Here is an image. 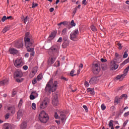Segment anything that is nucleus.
<instances>
[{"label":"nucleus","instance_id":"38","mask_svg":"<svg viewBox=\"0 0 129 129\" xmlns=\"http://www.w3.org/2000/svg\"><path fill=\"white\" fill-rule=\"evenodd\" d=\"M84 85L85 87H89V83L87 81H85L84 83Z\"/></svg>","mask_w":129,"mask_h":129},{"label":"nucleus","instance_id":"48","mask_svg":"<svg viewBox=\"0 0 129 129\" xmlns=\"http://www.w3.org/2000/svg\"><path fill=\"white\" fill-rule=\"evenodd\" d=\"M37 79H34L32 81V84H36L37 83Z\"/></svg>","mask_w":129,"mask_h":129},{"label":"nucleus","instance_id":"47","mask_svg":"<svg viewBox=\"0 0 129 129\" xmlns=\"http://www.w3.org/2000/svg\"><path fill=\"white\" fill-rule=\"evenodd\" d=\"M22 104H23V100L21 99L18 104V106H22Z\"/></svg>","mask_w":129,"mask_h":129},{"label":"nucleus","instance_id":"3","mask_svg":"<svg viewBox=\"0 0 129 129\" xmlns=\"http://www.w3.org/2000/svg\"><path fill=\"white\" fill-rule=\"evenodd\" d=\"M57 85L58 82L57 81H55L53 83V79H50L49 81L46 84L45 91L46 92H49V93H51V91L54 92V91H56Z\"/></svg>","mask_w":129,"mask_h":129},{"label":"nucleus","instance_id":"63","mask_svg":"<svg viewBox=\"0 0 129 129\" xmlns=\"http://www.w3.org/2000/svg\"><path fill=\"white\" fill-rule=\"evenodd\" d=\"M115 109V107H114V106H112L111 107V109H112L113 110V109Z\"/></svg>","mask_w":129,"mask_h":129},{"label":"nucleus","instance_id":"14","mask_svg":"<svg viewBox=\"0 0 129 129\" xmlns=\"http://www.w3.org/2000/svg\"><path fill=\"white\" fill-rule=\"evenodd\" d=\"M58 103L59 102L58 101V96L55 95L52 99V104L54 105V106H56V105H58Z\"/></svg>","mask_w":129,"mask_h":129},{"label":"nucleus","instance_id":"22","mask_svg":"<svg viewBox=\"0 0 129 129\" xmlns=\"http://www.w3.org/2000/svg\"><path fill=\"white\" fill-rule=\"evenodd\" d=\"M27 122L24 121L22 123L20 127L21 129H25L26 128V127H27Z\"/></svg>","mask_w":129,"mask_h":129},{"label":"nucleus","instance_id":"12","mask_svg":"<svg viewBox=\"0 0 129 129\" xmlns=\"http://www.w3.org/2000/svg\"><path fill=\"white\" fill-rule=\"evenodd\" d=\"M23 114H24V110L19 109L17 112V119H21L23 117Z\"/></svg>","mask_w":129,"mask_h":129},{"label":"nucleus","instance_id":"43","mask_svg":"<svg viewBox=\"0 0 129 129\" xmlns=\"http://www.w3.org/2000/svg\"><path fill=\"white\" fill-rule=\"evenodd\" d=\"M100 61H101V62H102L103 63H105V62H106L107 61V60L106 59H104V58H101Z\"/></svg>","mask_w":129,"mask_h":129},{"label":"nucleus","instance_id":"24","mask_svg":"<svg viewBox=\"0 0 129 129\" xmlns=\"http://www.w3.org/2000/svg\"><path fill=\"white\" fill-rule=\"evenodd\" d=\"M66 34H67V29L64 28L61 31V36H62V37H64V36L66 35Z\"/></svg>","mask_w":129,"mask_h":129},{"label":"nucleus","instance_id":"50","mask_svg":"<svg viewBox=\"0 0 129 129\" xmlns=\"http://www.w3.org/2000/svg\"><path fill=\"white\" fill-rule=\"evenodd\" d=\"M62 80H64V81H67V80H68L66 78L62 76L61 77V78H60Z\"/></svg>","mask_w":129,"mask_h":129},{"label":"nucleus","instance_id":"33","mask_svg":"<svg viewBox=\"0 0 129 129\" xmlns=\"http://www.w3.org/2000/svg\"><path fill=\"white\" fill-rule=\"evenodd\" d=\"M38 7V4L35 3V2H33L32 4V9H35V8H37Z\"/></svg>","mask_w":129,"mask_h":129},{"label":"nucleus","instance_id":"23","mask_svg":"<svg viewBox=\"0 0 129 129\" xmlns=\"http://www.w3.org/2000/svg\"><path fill=\"white\" fill-rule=\"evenodd\" d=\"M127 52H128V50L126 49L125 50L124 54L122 56V57L123 59H125V58H127V56H128V54L127 53Z\"/></svg>","mask_w":129,"mask_h":129},{"label":"nucleus","instance_id":"21","mask_svg":"<svg viewBox=\"0 0 129 129\" xmlns=\"http://www.w3.org/2000/svg\"><path fill=\"white\" fill-rule=\"evenodd\" d=\"M69 41H64L62 44V47L64 49H65V48H67V47H68V46H69Z\"/></svg>","mask_w":129,"mask_h":129},{"label":"nucleus","instance_id":"9","mask_svg":"<svg viewBox=\"0 0 129 129\" xmlns=\"http://www.w3.org/2000/svg\"><path fill=\"white\" fill-rule=\"evenodd\" d=\"M48 103H49V99L48 98H45L42 102V103L40 105V108H46V107L48 106Z\"/></svg>","mask_w":129,"mask_h":129},{"label":"nucleus","instance_id":"25","mask_svg":"<svg viewBox=\"0 0 129 129\" xmlns=\"http://www.w3.org/2000/svg\"><path fill=\"white\" fill-rule=\"evenodd\" d=\"M9 81L8 80H5L0 82V85H4V84H8Z\"/></svg>","mask_w":129,"mask_h":129},{"label":"nucleus","instance_id":"29","mask_svg":"<svg viewBox=\"0 0 129 129\" xmlns=\"http://www.w3.org/2000/svg\"><path fill=\"white\" fill-rule=\"evenodd\" d=\"M91 29L92 30V31H93V32H96V31H97V28H96V27L94 26V25L91 26Z\"/></svg>","mask_w":129,"mask_h":129},{"label":"nucleus","instance_id":"39","mask_svg":"<svg viewBox=\"0 0 129 129\" xmlns=\"http://www.w3.org/2000/svg\"><path fill=\"white\" fill-rule=\"evenodd\" d=\"M71 26H72L73 27H75L76 26V24L75 23H74V20H72L71 22Z\"/></svg>","mask_w":129,"mask_h":129},{"label":"nucleus","instance_id":"45","mask_svg":"<svg viewBox=\"0 0 129 129\" xmlns=\"http://www.w3.org/2000/svg\"><path fill=\"white\" fill-rule=\"evenodd\" d=\"M115 102L117 104L119 103L120 102V99H115Z\"/></svg>","mask_w":129,"mask_h":129},{"label":"nucleus","instance_id":"55","mask_svg":"<svg viewBox=\"0 0 129 129\" xmlns=\"http://www.w3.org/2000/svg\"><path fill=\"white\" fill-rule=\"evenodd\" d=\"M16 81L17 82H22V81H23V79H16Z\"/></svg>","mask_w":129,"mask_h":129},{"label":"nucleus","instance_id":"18","mask_svg":"<svg viewBox=\"0 0 129 129\" xmlns=\"http://www.w3.org/2000/svg\"><path fill=\"white\" fill-rule=\"evenodd\" d=\"M119 58H121V55H119L117 52H116L115 54V59L114 60L116 61L117 63H119V62H120L119 60Z\"/></svg>","mask_w":129,"mask_h":129},{"label":"nucleus","instance_id":"60","mask_svg":"<svg viewBox=\"0 0 129 129\" xmlns=\"http://www.w3.org/2000/svg\"><path fill=\"white\" fill-rule=\"evenodd\" d=\"M16 93H17V92H16V91L13 92V93H12L13 96H15V95H16Z\"/></svg>","mask_w":129,"mask_h":129},{"label":"nucleus","instance_id":"56","mask_svg":"<svg viewBox=\"0 0 129 129\" xmlns=\"http://www.w3.org/2000/svg\"><path fill=\"white\" fill-rule=\"evenodd\" d=\"M49 12L50 13H53V12H54V8H51L50 9H49Z\"/></svg>","mask_w":129,"mask_h":129},{"label":"nucleus","instance_id":"61","mask_svg":"<svg viewBox=\"0 0 129 129\" xmlns=\"http://www.w3.org/2000/svg\"><path fill=\"white\" fill-rule=\"evenodd\" d=\"M55 122H56L57 124H60V120H55Z\"/></svg>","mask_w":129,"mask_h":129},{"label":"nucleus","instance_id":"46","mask_svg":"<svg viewBox=\"0 0 129 129\" xmlns=\"http://www.w3.org/2000/svg\"><path fill=\"white\" fill-rule=\"evenodd\" d=\"M83 107L86 110V112H87V111H88V108H87V106L84 105V106H83Z\"/></svg>","mask_w":129,"mask_h":129},{"label":"nucleus","instance_id":"26","mask_svg":"<svg viewBox=\"0 0 129 129\" xmlns=\"http://www.w3.org/2000/svg\"><path fill=\"white\" fill-rule=\"evenodd\" d=\"M125 76H126V75L124 76V73H123V74L121 75L120 76H117L116 77V79H122L124 77H125Z\"/></svg>","mask_w":129,"mask_h":129},{"label":"nucleus","instance_id":"41","mask_svg":"<svg viewBox=\"0 0 129 129\" xmlns=\"http://www.w3.org/2000/svg\"><path fill=\"white\" fill-rule=\"evenodd\" d=\"M6 20H7V16H4L3 17L2 19V22H5Z\"/></svg>","mask_w":129,"mask_h":129},{"label":"nucleus","instance_id":"19","mask_svg":"<svg viewBox=\"0 0 129 129\" xmlns=\"http://www.w3.org/2000/svg\"><path fill=\"white\" fill-rule=\"evenodd\" d=\"M15 46L16 48L20 49V48H22V47H23V42L21 41H18L15 43Z\"/></svg>","mask_w":129,"mask_h":129},{"label":"nucleus","instance_id":"51","mask_svg":"<svg viewBox=\"0 0 129 129\" xmlns=\"http://www.w3.org/2000/svg\"><path fill=\"white\" fill-rule=\"evenodd\" d=\"M62 37H59V39L57 40L58 43H61L62 42Z\"/></svg>","mask_w":129,"mask_h":129},{"label":"nucleus","instance_id":"17","mask_svg":"<svg viewBox=\"0 0 129 129\" xmlns=\"http://www.w3.org/2000/svg\"><path fill=\"white\" fill-rule=\"evenodd\" d=\"M4 129H13V125L10 123H5L3 125Z\"/></svg>","mask_w":129,"mask_h":129},{"label":"nucleus","instance_id":"13","mask_svg":"<svg viewBox=\"0 0 129 129\" xmlns=\"http://www.w3.org/2000/svg\"><path fill=\"white\" fill-rule=\"evenodd\" d=\"M111 65L112 70H115L117 68H118V65L116 64V60H113L111 61Z\"/></svg>","mask_w":129,"mask_h":129},{"label":"nucleus","instance_id":"36","mask_svg":"<svg viewBox=\"0 0 129 129\" xmlns=\"http://www.w3.org/2000/svg\"><path fill=\"white\" fill-rule=\"evenodd\" d=\"M75 72V71L74 70H73L71 73H70V75L71 76H76V74H74V72Z\"/></svg>","mask_w":129,"mask_h":129},{"label":"nucleus","instance_id":"4","mask_svg":"<svg viewBox=\"0 0 129 129\" xmlns=\"http://www.w3.org/2000/svg\"><path fill=\"white\" fill-rule=\"evenodd\" d=\"M39 119L41 122L46 123V122L49 120L48 114H47L45 111H42L39 114Z\"/></svg>","mask_w":129,"mask_h":129},{"label":"nucleus","instance_id":"10","mask_svg":"<svg viewBox=\"0 0 129 129\" xmlns=\"http://www.w3.org/2000/svg\"><path fill=\"white\" fill-rule=\"evenodd\" d=\"M7 109L11 115H14L16 113V108L14 106H8Z\"/></svg>","mask_w":129,"mask_h":129},{"label":"nucleus","instance_id":"37","mask_svg":"<svg viewBox=\"0 0 129 129\" xmlns=\"http://www.w3.org/2000/svg\"><path fill=\"white\" fill-rule=\"evenodd\" d=\"M28 20H29V16H26L23 20L24 24H26V22H28Z\"/></svg>","mask_w":129,"mask_h":129},{"label":"nucleus","instance_id":"27","mask_svg":"<svg viewBox=\"0 0 129 129\" xmlns=\"http://www.w3.org/2000/svg\"><path fill=\"white\" fill-rule=\"evenodd\" d=\"M42 79H43V75H42V74H39L37 77V80L38 81H40V80H42Z\"/></svg>","mask_w":129,"mask_h":129},{"label":"nucleus","instance_id":"40","mask_svg":"<svg viewBox=\"0 0 129 129\" xmlns=\"http://www.w3.org/2000/svg\"><path fill=\"white\" fill-rule=\"evenodd\" d=\"M105 108H106V106H105L104 104H102L101 105V109H102V110H105Z\"/></svg>","mask_w":129,"mask_h":129},{"label":"nucleus","instance_id":"52","mask_svg":"<svg viewBox=\"0 0 129 129\" xmlns=\"http://www.w3.org/2000/svg\"><path fill=\"white\" fill-rule=\"evenodd\" d=\"M62 25H63V26H66V25H68V22H67V21H64L62 22Z\"/></svg>","mask_w":129,"mask_h":129},{"label":"nucleus","instance_id":"2","mask_svg":"<svg viewBox=\"0 0 129 129\" xmlns=\"http://www.w3.org/2000/svg\"><path fill=\"white\" fill-rule=\"evenodd\" d=\"M48 54L51 56L48 60L49 64H53L56 58L59 56V47L57 45L52 46L48 51Z\"/></svg>","mask_w":129,"mask_h":129},{"label":"nucleus","instance_id":"58","mask_svg":"<svg viewBox=\"0 0 129 129\" xmlns=\"http://www.w3.org/2000/svg\"><path fill=\"white\" fill-rule=\"evenodd\" d=\"M23 69H24V70H28V66H23Z\"/></svg>","mask_w":129,"mask_h":129},{"label":"nucleus","instance_id":"64","mask_svg":"<svg viewBox=\"0 0 129 129\" xmlns=\"http://www.w3.org/2000/svg\"><path fill=\"white\" fill-rule=\"evenodd\" d=\"M12 16H9V17H7V20H9V19H12Z\"/></svg>","mask_w":129,"mask_h":129},{"label":"nucleus","instance_id":"5","mask_svg":"<svg viewBox=\"0 0 129 129\" xmlns=\"http://www.w3.org/2000/svg\"><path fill=\"white\" fill-rule=\"evenodd\" d=\"M54 117L56 119H60L61 122H65L66 119V116H65V113L63 111L61 112H55L54 114Z\"/></svg>","mask_w":129,"mask_h":129},{"label":"nucleus","instance_id":"30","mask_svg":"<svg viewBox=\"0 0 129 129\" xmlns=\"http://www.w3.org/2000/svg\"><path fill=\"white\" fill-rule=\"evenodd\" d=\"M37 71H38V68L35 67L34 68L33 70L32 71L31 73L35 75L36 73H37Z\"/></svg>","mask_w":129,"mask_h":129},{"label":"nucleus","instance_id":"42","mask_svg":"<svg viewBox=\"0 0 129 129\" xmlns=\"http://www.w3.org/2000/svg\"><path fill=\"white\" fill-rule=\"evenodd\" d=\"M82 3L84 6H86V5H87V2H86V0H83Z\"/></svg>","mask_w":129,"mask_h":129},{"label":"nucleus","instance_id":"32","mask_svg":"<svg viewBox=\"0 0 129 129\" xmlns=\"http://www.w3.org/2000/svg\"><path fill=\"white\" fill-rule=\"evenodd\" d=\"M31 107H32V109H34V110H36V108H37V105H36V104L35 103H33L32 104Z\"/></svg>","mask_w":129,"mask_h":129},{"label":"nucleus","instance_id":"11","mask_svg":"<svg viewBox=\"0 0 129 129\" xmlns=\"http://www.w3.org/2000/svg\"><path fill=\"white\" fill-rule=\"evenodd\" d=\"M23 76V72L20 70H18L14 73V78H21Z\"/></svg>","mask_w":129,"mask_h":129},{"label":"nucleus","instance_id":"54","mask_svg":"<svg viewBox=\"0 0 129 129\" xmlns=\"http://www.w3.org/2000/svg\"><path fill=\"white\" fill-rule=\"evenodd\" d=\"M117 46L119 47L118 49H122V46H121V44H120V43H118Z\"/></svg>","mask_w":129,"mask_h":129},{"label":"nucleus","instance_id":"49","mask_svg":"<svg viewBox=\"0 0 129 129\" xmlns=\"http://www.w3.org/2000/svg\"><path fill=\"white\" fill-rule=\"evenodd\" d=\"M29 76H30V78H33V77L34 76H35V75L33 74L32 72H31V73H30Z\"/></svg>","mask_w":129,"mask_h":129},{"label":"nucleus","instance_id":"28","mask_svg":"<svg viewBox=\"0 0 129 129\" xmlns=\"http://www.w3.org/2000/svg\"><path fill=\"white\" fill-rule=\"evenodd\" d=\"M34 93H35V92H32L30 96V99L31 100H34L36 97H35V96L33 95Z\"/></svg>","mask_w":129,"mask_h":129},{"label":"nucleus","instance_id":"1","mask_svg":"<svg viewBox=\"0 0 129 129\" xmlns=\"http://www.w3.org/2000/svg\"><path fill=\"white\" fill-rule=\"evenodd\" d=\"M24 41L25 43V47L27 48L28 52H30L31 56H35L34 48H30V47H31L32 45H33L34 40H33L32 36L30 34L29 32L26 33Z\"/></svg>","mask_w":129,"mask_h":129},{"label":"nucleus","instance_id":"31","mask_svg":"<svg viewBox=\"0 0 129 129\" xmlns=\"http://www.w3.org/2000/svg\"><path fill=\"white\" fill-rule=\"evenodd\" d=\"M11 113H8L5 115V119H9L10 118V116H11Z\"/></svg>","mask_w":129,"mask_h":129},{"label":"nucleus","instance_id":"8","mask_svg":"<svg viewBox=\"0 0 129 129\" xmlns=\"http://www.w3.org/2000/svg\"><path fill=\"white\" fill-rule=\"evenodd\" d=\"M23 65H24V63L21 58H17L14 62V66L17 68H20V67H22Z\"/></svg>","mask_w":129,"mask_h":129},{"label":"nucleus","instance_id":"15","mask_svg":"<svg viewBox=\"0 0 129 129\" xmlns=\"http://www.w3.org/2000/svg\"><path fill=\"white\" fill-rule=\"evenodd\" d=\"M56 34H57V32L55 31H52L48 38L49 41H51V40H53V39H54V38L56 37Z\"/></svg>","mask_w":129,"mask_h":129},{"label":"nucleus","instance_id":"34","mask_svg":"<svg viewBox=\"0 0 129 129\" xmlns=\"http://www.w3.org/2000/svg\"><path fill=\"white\" fill-rule=\"evenodd\" d=\"M9 30H10V28L8 27H6L3 30V32L4 33H7V32H8V31H9Z\"/></svg>","mask_w":129,"mask_h":129},{"label":"nucleus","instance_id":"57","mask_svg":"<svg viewBox=\"0 0 129 129\" xmlns=\"http://www.w3.org/2000/svg\"><path fill=\"white\" fill-rule=\"evenodd\" d=\"M79 68V69H82V68H83V64L82 63H81Z\"/></svg>","mask_w":129,"mask_h":129},{"label":"nucleus","instance_id":"62","mask_svg":"<svg viewBox=\"0 0 129 129\" xmlns=\"http://www.w3.org/2000/svg\"><path fill=\"white\" fill-rule=\"evenodd\" d=\"M58 71H56V72L54 74V76H57V75H58Z\"/></svg>","mask_w":129,"mask_h":129},{"label":"nucleus","instance_id":"20","mask_svg":"<svg viewBox=\"0 0 129 129\" xmlns=\"http://www.w3.org/2000/svg\"><path fill=\"white\" fill-rule=\"evenodd\" d=\"M9 52L10 54H13V55H15V54H18V51L17 49L12 48L9 49Z\"/></svg>","mask_w":129,"mask_h":129},{"label":"nucleus","instance_id":"59","mask_svg":"<svg viewBox=\"0 0 129 129\" xmlns=\"http://www.w3.org/2000/svg\"><path fill=\"white\" fill-rule=\"evenodd\" d=\"M92 90V89H91V88H88L87 90V91L88 92H90Z\"/></svg>","mask_w":129,"mask_h":129},{"label":"nucleus","instance_id":"53","mask_svg":"<svg viewBox=\"0 0 129 129\" xmlns=\"http://www.w3.org/2000/svg\"><path fill=\"white\" fill-rule=\"evenodd\" d=\"M90 94H91V95H94V90H93V89H92L90 92Z\"/></svg>","mask_w":129,"mask_h":129},{"label":"nucleus","instance_id":"35","mask_svg":"<svg viewBox=\"0 0 129 129\" xmlns=\"http://www.w3.org/2000/svg\"><path fill=\"white\" fill-rule=\"evenodd\" d=\"M112 122H113V120H111L109 121L108 125H109V126H110V127L113 126V123Z\"/></svg>","mask_w":129,"mask_h":129},{"label":"nucleus","instance_id":"6","mask_svg":"<svg viewBox=\"0 0 129 129\" xmlns=\"http://www.w3.org/2000/svg\"><path fill=\"white\" fill-rule=\"evenodd\" d=\"M78 35H79V31L78 29H76L72 31V32L70 35V39L72 41H77Z\"/></svg>","mask_w":129,"mask_h":129},{"label":"nucleus","instance_id":"16","mask_svg":"<svg viewBox=\"0 0 129 129\" xmlns=\"http://www.w3.org/2000/svg\"><path fill=\"white\" fill-rule=\"evenodd\" d=\"M97 82H98V79L96 77H93L89 81V83L91 85L95 84V83H97Z\"/></svg>","mask_w":129,"mask_h":129},{"label":"nucleus","instance_id":"44","mask_svg":"<svg viewBox=\"0 0 129 129\" xmlns=\"http://www.w3.org/2000/svg\"><path fill=\"white\" fill-rule=\"evenodd\" d=\"M128 115H129V111L125 112V113L124 114L123 116H124V117H126L128 116Z\"/></svg>","mask_w":129,"mask_h":129},{"label":"nucleus","instance_id":"7","mask_svg":"<svg viewBox=\"0 0 129 129\" xmlns=\"http://www.w3.org/2000/svg\"><path fill=\"white\" fill-rule=\"evenodd\" d=\"M92 70L94 74H98L100 72V67L98 63H95L92 65Z\"/></svg>","mask_w":129,"mask_h":129}]
</instances>
